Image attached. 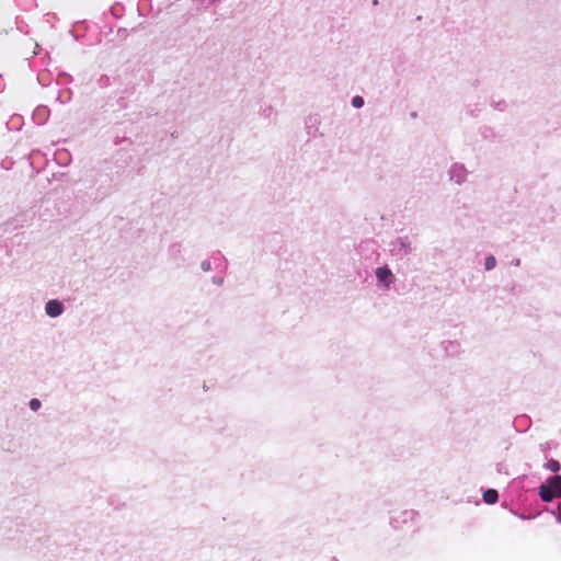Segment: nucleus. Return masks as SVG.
Wrapping results in <instances>:
<instances>
[{
    "instance_id": "nucleus-1",
    "label": "nucleus",
    "mask_w": 561,
    "mask_h": 561,
    "mask_svg": "<svg viewBox=\"0 0 561 561\" xmlns=\"http://www.w3.org/2000/svg\"><path fill=\"white\" fill-rule=\"evenodd\" d=\"M539 495L543 502H551L553 499L561 497V476H553L539 488Z\"/></svg>"
},
{
    "instance_id": "nucleus-2",
    "label": "nucleus",
    "mask_w": 561,
    "mask_h": 561,
    "mask_svg": "<svg viewBox=\"0 0 561 561\" xmlns=\"http://www.w3.org/2000/svg\"><path fill=\"white\" fill-rule=\"evenodd\" d=\"M46 313L49 316V317H58L64 311V306L60 301L58 300H49L47 304H46Z\"/></svg>"
},
{
    "instance_id": "nucleus-3",
    "label": "nucleus",
    "mask_w": 561,
    "mask_h": 561,
    "mask_svg": "<svg viewBox=\"0 0 561 561\" xmlns=\"http://www.w3.org/2000/svg\"><path fill=\"white\" fill-rule=\"evenodd\" d=\"M376 276L386 287H388L392 280V273L387 266L378 267L376 270Z\"/></svg>"
},
{
    "instance_id": "nucleus-4",
    "label": "nucleus",
    "mask_w": 561,
    "mask_h": 561,
    "mask_svg": "<svg viewBox=\"0 0 561 561\" xmlns=\"http://www.w3.org/2000/svg\"><path fill=\"white\" fill-rule=\"evenodd\" d=\"M499 494L494 489H489L483 493V500L488 504H494L497 502Z\"/></svg>"
},
{
    "instance_id": "nucleus-5",
    "label": "nucleus",
    "mask_w": 561,
    "mask_h": 561,
    "mask_svg": "<svg viewBox=\"0 0 561 561\" xmlns=\"http://www.w3.org/2000/svg\"><path fill=\"white\" fill-rule=\"evenodd\" d=\"M546 468L551 471V472H557L560 470V463L558 460H554V459H550L547 463H546Z\"/></svg>"
},
{
    "instance_id": "nucleus-6",
    "label": "nucleus",
    "mask_w": 561,
    "mask_h": 561,
    "mask_svg": "<svg viewBox=\"0 0 561 561\" xmlns=\"http://www.w3.org/2000/svg\"><path fill=\"white\" fill-rule=\"evenodd\" d=\"M496 264V261H495V257L494 256H488L485 259V270H492Z\"/></svg>"
},
{
    "instance_id": "nucleus-7",
    "label": "nucleus",
    "mask_w": 561,
    "mask_h": 561,
    "mask_svg": "<svg viewBox=\"0 0 561 561\" xmlns=\"http://www.w3.org/2000/svg\"><path fill=\"white\" fill-rule=\"evenodd\" d=\"M352 104H353L354 107L359 108L364 104V99L362 96H358V95L354 96L353 100H352Z\"/></svg>"
},
{
    "instance_id": "nucleus-8",
    "label": "nucleus",
    "mask_w": 561,
    "mask_h": 561,
    "mask_svg": "<svg viewBox=\"0 0 561 561\" xmlns=\"http://www.w3.org/2000/svg\"><path fill=\"white\" fill-rule=\"evenodd\" d=\"M30 408L33 410V411H37L39 408H41V401L38 399H32L30 401Z\"/></svg>"
}]
</instances>
